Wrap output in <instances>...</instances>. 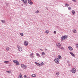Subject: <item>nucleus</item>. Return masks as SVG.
<instances>
[{
	"instance_id": "14",
	"label": "nucleus",
	"mask_w": 78,
	"mask_h": 78,
	"mask_svg": "<svg viewBox=\"0 0 78 78\" xmlns=\"http://www.w3.org/2000/svg\"><path fill=\"white\" fill-rule=\"evenodd\" d=\"M32 77H36V75L33 74L32 75Z\"/></svg>"
},
{
	"instance_id": "19",
	"label": "nucleus",
	"mask_w": 78,
	"mask_h": 78,
	"mask_svg": "<svg viewBox=\"0 0 78 78\" xmlns=\"http://www.w3.org/2000/svg\"><path fill=\"white\" fill-rule=\"evenodd\" d=\"M72 12L73 14V15L75 14V11H74V10H72Z\"/></svg>"
},
{
	"instance_id": "16",
	"label": "nucleus",
	"mask_w": 78,
	"mask_h": 78,
	"mask_svg": "<svg viewBox=\"0 0 78 78\" xmlns=\"http://www.w3.org/2000/svg\"><path fill=\"white\" fill-rule=\"evenodd\" d=\"M58 58H59L60 59H61V58H62V57H61V56L60 55H58Z\"/></svg>"
},
{
	"instance_id": "4",
	"label": "nucleus",
	"mask_w": 78,
	"mask_h": 78,
	"mask_svg": "<svg viewBox=\"0 0 78 78\" xmlns=\"http://www.w3.org/2000/svg\"><path fill=\"white\" fill-rule=\"evenodd\" d=\"M76 72V69L75 68H73L72 70V72L73 73H75Z\"/></svg>"
},
{
	"instance_id": "6",
	"label": "nucleus",
	"mask_w": 78,
	"mask_h": 78,
	"mask_svg": "<svg viewBox=\"0 0 78 78\" xmlns=\"http://www.w3.org/2000/svg\"><path fill=\"white\" fill-rule=\"evenodd\" d=\"M56 45L57 47L58 48H60V47H61V44L59 43H57L56 44Z\"/></svg>"
},
{
	"instance_id": "2",
	"label": "nucleus",
	"mask_w": 78,
	"mask_h": 78,
	"mask_svg": "<svg viewBox=\"0 0 78 78\" xmlns=\"http://www.w3.org/2000/svg\"><path fill=\"white\" fill-rule=\"evenodd\" d=\"M21 66L23 69H27V65H25L23 64H22L21 65Z\"/></svg>"
},
{
	"instance_id": "22",
	"label": "nucleus",
	"mask_w": 78,
	"mask_h": 78,
	"mask_svg": "<svg viewBox=\"0 0 78 78\" xmlns=\"http://www.w3.org/2000/svg\"><path fill=\"white\" fill-rule=\"evenodd\" d=\"M9 47H8L6 48V50L7 51H9Z\"/></svg>"
},
{
	"instance_id": "32",
	"label": "nucleus",
	"mask_w": 78,
	"mask_h": 78,
	"mask_svg": "<svg viewBox=\"0 0 78 78\" xmlns=\"http://www.w3.org/2000/svg\"><path fill=\"white\" fill-rule=\"evenodd\" d=\"M33 55L34 54L33 53L31 54L30 55V56H33Z\"/></svg>"
},
{
	"instance_id": "29",
	"label": "nucleus",
	"mask_w": 78,
	"mask_h": 78,
	"mask_svg": "<svg viewBox=\"0 0 78 78\" xmlns=\"http://www.w3.org/2000/svg\"><path fill=\"white\" fill-rule=\"evenodd\" d=\"M20 34L21 36H23V33H20Z\"/></svg>"
},
{
	"instance_id": "8",
	"label": "nucleus",
	"mask_w": 78,
	"mask_h": 78,
	"mask_svg": "<svg viewBox=\"0 0 78 78\" xmlns=\"http://www.w3.org/2000/svg\"><path fill=\"white\" fill-rule=\"evenodd\" d=\"M66 37H67V36H66L65 35V36H62V40H64V39H65L66 38Z\"/></svg>"
},
{
	"instance_id": "36",
	"label": "nucleus",
	"mask_w": 78,
	"mask_h": 78,
	"mask_svg": "<svg viewBox=\"0 0 78 78\" xmlns=\"http://www.w3.org/2000/svg\"><path fill=\"white\" fill-rule=\"evenodd\" d=\"M27 77V75H24V78H26Z\"/></svg>"
},
{
	"instance_id": "40",
	"label": "nucleus",
	"mask_w": 78,
	"mask_h": 78,
	"mask_svg": "<svg viewBox=\"0 0 78 78\" xmlns=\"http://www.w3.org/2000/svg\"><path fill=\"white\" fill-rule=\"evenodd\" d=\"M40 50H41V51H42V49H41Z\"/></svg>"
},
{
	"instance_id": "31",
	"label": "nucleus",
	"mask_w": 78,
	"mask_h": 78,
	"mask_svg": "<svg viewBox=\"0 0 78 78\" xmlns=\"http://www.w3.org/2000/svg\"><path fill=\"white\" fill-rule=\"evenodd\" d=\"M76 48H78V44H76Z\"/></svg>"
},
{
	"instance_id": "7",
	"label": "nucleus",
	"mask_w": 78,
	"mask_h": 78,
	"mask_svg": "<svg viewBox=\"0 0 78 78\" xmlns=\"http://www.w3.org/2000/svg\"><path fill=\"white\" fill-rule=\"evenodd\" d=\"M28 3L30 5H33V3L31 2V1L30 0H29L28 1Z\"/></svg>"
},
{
	"instance_id": "13",
	"label": "nucleus",
	"mask_w": 78,
	"mask_h": 78,
	"mask_svg": "<svg viewBox=\"0 0 78 78\" xmlns=\"http://www.w3.org/2000/svg\"><path fill=\"white\" fill-rule=\"evenodd\" d=\"M70 54L72 56H73V57H75V55H74V54H73V52H70Z\"/></svg>"
},
{
	"instance_id": "35",
	"label": "nucleus",
	"mask_w": 78,
	"mask_h": 78,
	"mask_svg": "<svg viewBox=\"0 0 78 78\" xmlns=\"http://www.w3.org/2000/svg\"><path fill=\"white\" fill-rule=\"evenodd\" d=\"M60 49H64V48L63 47H61L60 48Z\"/></svg>"
},
{
	"instance_id": "15",
	"label": "nucleus",
	"mask_w": 78,
	"mask_h": 78,
	"mask_svg": "<svg viewBox=\"0 0 78 78\" xmlns=\"http://www.w3.org/2000/svg\"><path fill=\"white\" fill-rule=\"evenodd\" d=\"M4 62V63H5V64H8V63L9 62L8 61H6Z\"/></svg>"
},
{
	"instance_id": "10",
	"label": "nucleus",
	"mask_w": 78,
	"mask_h": 78,
	"mask_svg": "<svg viewBox=\"0 0 78 78\" xmlns=\"http://www.w3.org/2000/svg\"><path fill=\"white\" fill-rule=\"evenodd\" d=\"M22 1L24 3L26 4L27 3V0H22Z\"/></svg>"
},
{
	"instance_id": "26",
	"label": "nucleus",
	"mask_w": 78,
	"mask_h": 78,
	"mask_svg": "<svg viewBox=\"0 0 78 78\" xmlns=\"http://www.w3.org/2000/svg\"><path fill=\"white\" fill-rule=\"evenodd\" d=\"M76 30H73V33H76Z\"/></svg>"
},
{
	"instance_id": "38",
	"label": "nucleus",
	"mask_w": 78,
	"mask_h": 78,
	"mask_svg": "<svg viewBox=\"0 0 78 78\" xmlns=\"http://www.w3.org/2000/svg\"><path fill=\"white\" fill-rule=\"evenodd\" d=\"M45 51H47V49H45Z\"/></svg>"
},
{
	"instance_id": "42",
	"label": "nucleus",
	"mask_w": 78,
	"mask_h": 78,
	"mask_svg": "<svg viewBox=\"0 0 78 78\" xmlns=\"http://www.w3.org/2000/svg\"><path fill=\"white\" fill-rule=\"evenodd\" d=\"M22 78H23L22 77Z\"/></svg>"
},
{
	"instance_id": "27",
	"label": "nucleus",
	"mask_w": 78,
	"mask_h": 78,
	"mask_svg": "<svg viewBox=\"0 0 78 78\" xmlns=\"http://www.w3.org/2000/svg\"><path fill=\"white\" fill-rule=\"evenodd\" d=\"M56 75H57V76H58V75H59V72H57L56 73Z\"/></svg>"
},
{
	"instance_id": "34",
	"label": "nucleus",
	"mask_w": 78,
	"mask_h": 78,
	"mask_svg": "<svg viewBox=\"0 0 78 78\" xmlns=\"http://www.w3.org/2000/svg\"><path fill=\"white\" fill-rule=\"evenodd\" d=\"M68 9L69 10L71 9V7H69Z\"/></svg>"
},
{
	"instance_id": "41",
	"label": "nucleus",
	"mask_w": 78,
	"mask_h": 78,
	"mask_svg": "<svg viewBox=\"0 0 78 78\" xmlns=\"http://www.w3.org/2000/svg\"><path fill=\"white\" fill-rule=\"evenodd\" d=\"M27 78H30V77H27Z\"/></svg>"
},
{
	"instance_id": "28",
	"label": "nucleus",
	"mask_w": 78,
	"mask_h": 78,
	"mask_svg": "<svg viewBox=\"0 0 78 78\" xmlns=\"http://www.w3.org/2000/svg\"><path fill=\"white\" fill-rule=\"evenodd\" d=\"M65 6H69V4L66 3L65 4Z\"/></svg>"
},
{
	"instance_id": "37",
	"label": "nucleus",
	"mask_w": 78,
	"mask_h": 78,
	"mask_svg": "<svg viewBox=\"0 0 78 78\" xmlns=\"http://www.w3.org/2000/svg\"><path fill=\"white\" fill-rule=\"evenodd\" d=\"M38 12H39V11H37L36 12V13H38Z\"/></svg>"
},
{
	"instance_id": "1",
	"label": "nucleus",
	"mask_w": 78,
	"mask_h": 78,
	"mask_svg": "<svg viewBox=\"0 0 78 78\" xmlns=\"http://www.w3.org/2000/svg\"><path fill=\"white\" fill-rule=\"evenodd\" d=\"M54 61L57 64H59V59L58 58H56L54 60Z\"/></svg>"
},
{
	"instance_id": "5",
	"label": "nucleus",
	"mask_w": 78,
	"mask_h": 78,
	"mask_svg": "<svg viewBox=\"0 0 78 78\" xmlns=\"http://www.w3.org/2000/svg\"><path fill=\"white\" fill-rule=\"evenodd\" d=\"M24 45L26 46H27L28 45V43L27 41H25L24 43Z\"/></svg>"
},
{
	"instance_id": "30",
	"label": "nucleus",
	"mask_w": 78,
	"mask_h": 78,
	"mask_svg": "<svg viewBox=\"0 0 78 78\" xmlns=\"http://www.w3.org/2000/svg\"><path fill=\"white\" fill-rule=\"evenodd\" d=\"M73 2H76V0H72Z\"/></svg>"
},
{
	"instance_id": "9",
	"label": "nucleus",
	"mask_w": 78,
	"mask_h": 78,
	"mask_svg": "<svg viewBox=\"0 0 78 78\" xmlns=\"http://www.w3.org/2000/svg\"><path fill=\"white\" fill-rule=\"evenodd\" d=\"M18 50L20 51H22V48L21 47H19L18 48Z\"/></svg>"
},
{
	"instance_id": "12",
	"label": "nucleus",
	"mask_w": 78,
	"mask_h": 78,
	"mask_svg": "<svg viewBox=\"0 0 78 78\" xmlns=\"http://www.w3.org/2000/svg\"><path fill=\"white\" fill-rule=\"evenodd\" d=\"M35 64H36V65L37 66H39V67H40V64H39V63L35 62Z\"/></svg>"
},
{
	"instance_id": "17",
	"label": "nucleus",
	"mask_w": 78,
	"mask_h": 78,
	"mask_svg": "<svg viewBox=\"0 0 78 78\" xmlns=\"http://www.w3.org/2000/svg\"><path fill=\"white\" fill-rule=\"evenodd\" d=\"M46 33L47 34H48V33H49V31L48 30H47L45 31Z\"/></svg>"
},
{
	"instance_id": "33",
	"label": "nucleus",
	"mask_w": 78,
	"mask_h": 78,
	"mask_svg": "<svg viewBox=\"0 0 78 78\" xmlns=\"http://www.w3.org/2000/svg\"><path fill=\"white\" fill-rule=\"evenodd\" d=\"M54 34H56V31H54Z\"/></svg>"
},
{
	"instance_id": "11",
	"label": "nucleus",
	"mask_w": 78,
	"mask_h": 78,
	"mask_svg": "<svg viewBox=\"0 0 78 78\" xmlns=\"http://www.w3.org/2000/svg\"><path fill=\"white\" fill-rule=\"evenodd\" d=\"M68 48L69 49V50L72 51L73 50V48H72L70 46H69L68 47Z\"/></svg>"
},
{
	"instance_id": "3",
	"label": "nucleus",
	"mask_w": 78,
	"mask_h": 78,
	"mask_svg": "<svg viewBox=\"0 0 78 78\" xmlns=\"http://www.w3.org/2000/svg\"><path fill=\"white\" fill-rule=\"evenodd\" d=\"M13 62L14 63H15L16 65H17L18 66H19L20 65V63H19V62L17 61L16 60H13Z\"/></svg>"
},
{
	"instance_id": "24",
	"label": "nucleus",
	"mask_w": 78,
	"mask_h": 78,
	"mask_svg": "<svg viewBox=\"0 0 78 78\" xmlns=\"http://www.w3.org/2000/svg\"><path fill=\"white\" fill-rule=\"evenodd\" d=\"M42 55H43V56L45 55V52H42Z\"/></svg>"
},
{
	"instance_id": "25",
	"label": "nucleus",
	"mask_w": 78,
	"mask_h": 78,
	"mask_svg": "<svg viewBox=\"0 0 78 78\" xmlns=\"http://www.w3.org/2000/svg\"><path fill=\"white\" fill-rule=\"evenodd\" d=\"M6 72H7V73H11V71H6Z\"/></svg>"
},
{
	"instance_id": "23",
	"label": "nucleus",
	"mask_w": 78,
	"mask_h": 78,
	"mask_svg": "<svg viewBox=\"0 0 78 78\" xmlns=\"http://www.w3.org/2000/svg\"><path fill=\"white\" fill-rule=\"evenodd\" d=\"M1 22L2 23H5V20H2L1 21Z\"/></svg>"
},
{
	"instance_id": "18",
	"label": "nucleus",
	"mask_w": 78,
	"mask_h": 78,
	"mask_svg": "<svg viewBox=\"0 0 78 78\" xmlns=\"http://www.w3.org/2000/svg\"><path fill=\"white\" fill-rule=\"evenodd\" d=\"M43 65H44V63L42 62L41 64H40V67H41V66H43Z\"/></svg>"
},
{
	"instance_id": "20",
	"label": "nucleus",
	"mask_w": 78,
	"mask_h": 78,
	"mask_svg": "<svg viewBox=\"0 0 78 78\" xmlns=\"http://www.w3.org/2000/svg\"><path fill=\"white\" fill-rule=\"evenodd\" d=\"M36 55L37 56H39V57H40V55L38 53H36Z\"/></svg>"
},
{
	"instance_id": "21",
	"label": "nucleus",
	"mask_w": 78,
	"mask_h": 78,
	"mask_svg": "<svg viewBox=\"0 0 78 78\" xmlns=\"http://www.w3.org/2000/svg\"><path fill=\"white\" fill-rule=\"evenodd\" d=\"M22 77V75L20 74L19 75V78H21Z\"/></svg>"
},
{
	"instance_id": "39",
	"label": "nucleus",
	"mask_w": 78,
	"mask_h": 78,
	"mask_svg": "<svg viewBox=\"0 0 78 78\" xmlns=\"http://www.w3.org/2000/svg\"><path fill=\"white\" fill-rule=\"evenodd\" d=\"M34 56H32V58H34Z\"/></svg>"
}]
</instances>
